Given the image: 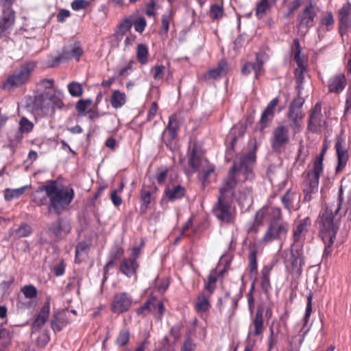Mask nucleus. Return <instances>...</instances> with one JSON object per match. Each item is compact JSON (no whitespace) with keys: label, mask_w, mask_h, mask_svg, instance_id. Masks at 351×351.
<instances>
[{"label":"nucleus","mask_w":351,"mask_h":351,"mask_svg":"<svg viewBox=\"0 0 351 351\" xmlns=\"http://www.w3.org/2000/svg\"><path fill=\"white\" fill-rule=\"evenodd\" d=\"M312 312V296L309 295L307 298V305L306 308V312L304 317V324L302 327V329H305L306 325L308 321L311 313Z\"/></svg>","instance_id":"obj_57"},{"label":"nucleus","mask_w":351,"mask_h":351,"mask_svg":"<svg viewBox=\"0 0 351 351\" xmlns=\"http://www.w3.org/2000/svg\"><path fill=\"white\" fill-rule=\"evenodd\" d=\"M89 245L85 242H80L75 247V263H81L87 256Z\"/></svg>","instance_id":"obj_36"},{"label":"nucleus","mask_w":351,"mask_h":351,"mask_svg":"<svg viewBox=\"0 0 351 351\" xmlns=\"http://www.w3.org/2000/svg\"><path fill=\"white\" fill-rule=\"evenodd\" d=\"M13 25L14 23L10 22V21L0 18V34H3L7 30L10 29Z\"/></svg>","instance_id":"obj_60"},{"label":"nucleus","mask_w":351,"mask_h":351,"mask_svg":"<svg viewBox=\"0 0 351 351\" xmlns=\"http://www.w3.org/2000/svg\"><path fill=\"white\" fill-rule=\"evenodd\" d=\"M123 184L121 183L120 185L119 189L118 191L114 190L111 193L110 199L112 200V202L113 203V204L115 206H119L122 203V199H121V197L117 195V192H121L123 191Z\"/></svg>","instance_id":"obj_54"},{"label":"nucleus","mask_w":351,"mask_h":351,"mask_svg":"<svg viewBox=\"0 0 351 351\" xmlns=\"http://www.w3.org/2000/svg\"><path fill=\"white\" fill-rule=\"evenodd\" d=\"M293 195L294 194L291 191H287L282 198V202L287 209H290L292 207V200Z\"/></svg>","instance_id":"obj_59"},{"label":"nucleus","mask_w":351,"mask_h":351,"mask_svg":"<svg viewBox=\"0 0 351 351\" xmlns=\"http://www.w3.org/2000/svg\"><path fill=\"white\" fill-rule=\"evenodd\" d=\"M323 172V158L322 156L317 157L313 162V169L307 174L305 180V184L303 191L304 193V199L310 201L312 198L311 195L316 192L319 185V178Z\"/></svg>","instance_id":"obj_6"},{"label":"nucleus","mask_w":351,"mask_h":351,"mask_svg":"<svg viewBox=\"0 0 351 351\" xmlns=\"http://www.w3.org/2000/svg\"><path fill=\"white\" fill-rule=\"evenodd\" d=\"M126 102V95L119 90L112 92L110 97V103L114 108H121Z\"/></svg>","instance_id":"obj_31"},{"label":"nucleus","mask_w":351,"mask_h":351,"mask_svg":"<svg viewBox=\"0 0 351 351\" xmlns=\"http://www.w3.org/2000/svg\"><path fill=\"white\" fill-rule=\"evenodd\" d=\"M264 330L263 311L258 310L256 316L250 326L248 336H258L263 333Z\"/></svg>","instance_id":"obj_24"},{"label":"nucleus","mask_w":351,"mask_h":351,"mask_svg":"<svg viewBox=\"0 0 351 351\" xmlns=\"http://www.w3.org/2000/svg\"><path fill=\"white\" fill-rule=\"evenodd\" d=\"M191 154L189 158V165L194 171H199V178L204 183L206 182L211 173L214 172V167L203 157L200 147L194 144L190 146Z\"/></svg>","instance_id":"obj_4"},{"label":"nucleus","mask_w":351,"mask_h":351,"mask_svg":"<svg viewBox=\"0 0 351 351\" xmlns=\"http://www.w3.org/2000/svg\"><path fill=\"white\" fill-rule=\"evenodd\" d=\"M146 26V21L143 17L138 19L134 23V29L138 32H142Z\"/></svg>","instance_id":"obj_64"},{"label":"nucleus","mask_w":351,"mask_h":351,"mask_svg":"<svg viewBox=\"0 0 351 351\" xmlns=\"http://www.w3.org/2000/svg\"><path fill=\"white\" fill-rule=\"evenodd\" d=\"M153 77L156 80H162L165 76V66L163 65H156L153 69Z\"/></svg>","instance_id":"obj_53"},{"label":"nucleus","mask_w":351,"mask_h":351,"mask_svg":"<svg viewBox=\"0 0 351 351\" xmlns=\"http://www.w3.org/2000/svg\"><path fill=\"white\" fill-rule=\"evenodd\" d=\"M271 272V267L268 265L265 266L261 271V285L264 292L267 293L270 288L269 276Z\"/></svg>","instance_id":"obj_37"},{"label":"nucleus","mask_w":351,"mask_h":351,"mask_svg":"<svg viewBox=\"0 0 351 351\" xmlns=\"http://www.w3.org/2000/svg\"><path fill=\"white\" fill-rule=\"evenodd\" d=\"M255 158V154L250 152L240 156L234 162L227 178L220 188L217 202L213 209L214 215L219 221L228 223L234 221L235 210L230 203L234 195L233 189L239 182L253 179Z\"/></svg>","instance_id":"obj_1"},{"label":"nucleus","mask_w":351,"mask_h":351,"mask_svg":"<svg viewBox=\"0 0 351 351\" xmlns=\"http://www.w3.org/2000/svg\"><path fill=\"white\" fill-rule=\"evenodd\" d=\"M217 280V271L216 270H212L204 285V289L208 291L209 293H212L215 290Z\"/></svg>","instance_id":"obj_41"},{"label":"nucleus","mask_w":351,"mask_h":351,"mask_svg":"<svg viewBox=\"0 0 351 351\" xmlns=\"http://www.w3.org/2000/svg\"><path fill=\"white\" fill-rule=\"evenodd\" d=\"M168 171L166 169H159L156 176L158 184H163L167 178Z\"/></svg>","instance_id":"obj_62"},{"label":"nucleus","mask_w":351,"mask_h":351,"mask_svg":"<svg viewBox=\"0 0 351 351\" xmlns=\"http://www.w3.org/2000/svg\"><path fill=\"white\" fill-rule=\"evenodd\" d=\"M48 198L47 193L44 186L36 191L32 196V200L38 206L46 204Z\"/></svg>","instance_id":"obj_35"},{"label":"nucleus","mask_w":351,"mask_h":351,"mask_svg":"<svg viewBox=\"0 0 351 351\" xmlns=\"http://www.w3.org/2000/svg\"><path fill=\"white\" fill-rule=\"evenodd\" d=\"M63 93L58 89H54V93L49 96V99L58 108H60L62 104Z\"/></svg>","instance_id":"obj_48"},{"label":"nucleus","mask_w":351,"mask_h":351,"mask_svg":"<svg viewBox=\"0 0 351 351\" xmlns=\"http://www.w3.org/2000/svg\"><path fill=\"white\" fill-rule=\"evenodd\" d=\"M32 233V228L27 224H23L17 230H16L13 233L12 236L14 238H21L28 237Z\"/></svg>","instance_id":"obj_43"},{"label":"nucleus","mask_w":351,"mask_h":351,"mask_svg":"<svg viewBox=\"0 0 351 351\" xmlns=\"http://www.w3.org/2000/svg\"><path fill=\"white\" fill-rule=\"evenodd\" d=\"M228 71V64L225 61H221L217 66L215 69L210 70L206 75L205 77L207 79L217 80L224 76Z\"/></svg>","instance_id":"obj_28"},{"label":"nucleus","mask_w":351,"mask_h":351,"mask_svg":"<svg viewBox=\"0 0 351 351\" xmlns=\"http://www.w3.org/2000/svg\"><path fill=\"white\" fill-rule=\"evenodd\" d=\"M82 53V50L77 43L66 46L64 47L62 54L57 56L55 59V62L50 64L49 66H54L62 61H66L72 58L78 60Z\"/></svg>","instance_id":"obj_13"},{"label":"nucleus","mask_w":351,"mask_h":351,"mask_svg":"<svg viewBox=\"0 0 351 351\" xmlns=\"http://www.w3.org/2000/svg\"><path fill=\"white\" fill-rule=\"evenodd\" d=\"M20 125V130L22 132H29L32 131L33 128V124L32 122H30L29 120H27L26 118L23 117L19 123Z\"/></svg>","instance_id":"obj_55"},{"label":"nucleus","mask_w":351,"mask_h":351,"mask_svg":"<svg viewBox=\"0 0 351 351\" xmlns=\"http://www.w3.org/2000/svg\"><path fill=\"white\" fill-rule=\"evenodd\" d=\"M342 193V188H340L338 202L327 206L320 216V237L325 245L324 256H328L331 252L330 248L336 238L342 215L346 213L351 221V192L348 197L346 209L341 211Z\"/></svg>","instance_id":"obj_2"},{"label":"nucleus","mask_w":351,"mask_h":351,"mask_svg":"<svg viewBox=\"0 0 351 351\" xmlns=\"http://www.w3.org/2000/svg\"><path fill=\"white\" fill-rule=\"evenodd\" d=\"M290 125L286 122H281L273 130L270 143L271 148L276 152H282L289 142Z\"/></svg>","instance_id":"obj_8"},{"label":"nucleus","mask_w":351,"mask_h":351,"mask_svg":"<svg viewBox=\"0 0 351 351\" xmlns=\"http://www.w3.org/2000/svg\"><path fill=\"white\" fill-rule=\"evenodd\" d=\"M289 229V223L286 221H271L269 223L261 241L263 243L268 244L277 241L280 243L281 247L282 243L287 237Z\"/></svg>","instance_id":"obj_7"},{"label":"nucleus","mask_w":351,"mask_h":351,"mask_svg":"<svg viewBox=\"0 0 351 351\" xmlns=\"http://www.w3.org/2000/svg\"><path fill=\"white\" fill-rule=\"evenodd\" d=\"M49 310L50 302L49 299L47 298L32 324V328L33 332L38 330L45 324L49 317Z\"/></svg>","instance_id":"obj_22"},{"label":"nucleus","mask_w":351,"mask_h":351,"mask_svg":"<svg viewBox=\"0 0 351 351\" xmlns=\"http://www.w3.org/2000/svg\"><path fill=\"white\" fill-rule=\"evenodd\" d=\"M91 101L87 100H80L77 104V110L80 112H84L87 108L90 106Z\"/></svg>","instance_id":"obj_61"},{"label":"nucleus","mask_w":351,"mask_h":351,"mask_svg":"<svg viewBox=\"0 0 351 351\" xmlns=\"http://www.w3.org/2000/svg\"><path fill=\"white\" fill-rule=\"evenodd\" d=\"M287 271L295 278H298L302 274V267L304 265L302 247H293L291 249L289 256L285 261Z\"/></svg>","instance_id":"obj_9"},{"label":"nucleus","mask_w":351,"mask_h":351,"mask_svg":"<svg viewBox=\"0 0 351 351\" xmlns=\"http://www.w3.org/2000/svg\"><path fill=\"white\" fill-rule=\"evenodd\" d=\"M68 90L73 97H80L82 94V85L76 82H73L68 84Z\"/></svg>","instance_id":"obj_50"},{"label":"nucleus","mask_w":351,"mask_h":351,"mask_svg":"<svg viewBox=\"0 0 351 351\" xmlns=\"http://www.w3.org/2000/svg\"><path fill=\"white\" fill-rule=\"evenodd\" d=\"M88 5V1L87 0H74L71 3V8L74 10H80L85 9Z\"/></svg>","instance_id":"obj_58"},{"label":"nucleus","mask_w":351,"mask_h":351,"mask_svg":"<svg viewBox=\"0 0 351 351\" xmlns=\"http://www.w3.org/2000/svg\"><path fill=\"white\" fill-rule=\"evenodd\" d=\"M131 304L132 299L126 293H119L114 297L111 310L114 313H122L129 309Z\"/></svg>","instance_id":"obj_15"},{"label":"nucleus","mask_w":351,"mask_h":351,"mask_svg":"<svg viewBox=\"0 0 351 351\" xmlns=\"http://www.w3.org/2000/svg\"><path fill=\"white\" fill-rule=\"evenodd\" d=\"M343 141L341 138H338L335 143V149L337 155L338 165L336 168L337 172H340L346 167L348 159V153L343 146Z\"/></svg>","instance_id":"obj_21"},{"label":"nucleus","mask_w":351,"mask_h":351,"mask_svg":"<svg viewBox=\"0 0 351 351\" xmlns=\"http://www.w3.org/2000/svg\"><path fill=\"white\" fill-rule=\"evenodd\" d=\"M154 310L156 311L157 318L161 319L165 312L163 302L161 301H156L154 298L150 299L144 305L138 308L136 312L139 315H145L147 312H150Z\"/></svg>","instance_id":"obj_17"},{"label":"nucleus","mask_w":351,"mask_h":351,"mask_svg":"<svg viewBox=\"0 0 351 351\" xmlns=\"http://www.w3.org/2000/svg\"><path fill=\"white\" fill-rule=\"evenodd\" d=\"M1 18L5 19L8 21L9 20L10 21V22L14 23V12L10 7L8 0H5L3 3V15Z\"/></svg>","instance_id":"obj_44"},{"label":"nucleus","mask_w":351,"mask_h":351,"mask_svg":"<svg viewBox=\"0 0 351 351\" xmlns=\"http://www.w3.org/2000/svg\"><path fill=\"white\" fill-rule=\"evenodd\" d=\"M278 102L279 99L278 97L274 98L269 101L266 108L263 112L260 120L261 131L267 127L268 124L273 120L275 114V109L278 106Z\"/></svg>","instance_id":"obj_18"},{"label":"nucleus","mask_w":351,"mask_h":351,"mask_svg":"<svg viewBox=\"0 0 351 351\" xmlns=\"http://www.w3.org/2000/svg\"><path fill=\"white\" fill-rule=\"evenodd\" d=\"M347 81L343 74L339 73L331 77L328 82L330 93L339 94L345 88Z\"/></svg>","instance_id":"obj_20"},{"label":"nucleus","mask_w":351,"mask_h":351,"mask_svg":"<svg viewBox=\"0 0 351 351\" xmlns=\"http://www.w3.org/2000/svg\"><path fill=\"white\" fill-rule=\"evenodd\" d=\"M311 221L308 217L300 220L293 228V246L302 247V243L308 232Z\"/></svg>","instance_id":"obj_12"},{"label":"nucleus","mask_w":351,"mask_h":351,"mask_svg":"<svg viewBox=\"0 0 351 351\" xmlns=\"http://www.w3.org/2000/svg\"><path fill=\"white\" fill-rule=\"evenodd\" d=\"M249 267L250 271V278H256V274L257 272V263L256 258V252L252 251L249 256Z\"/></svg>","instance_id":"obj_47"},{"label":"nucleus","mask_w":351,"mask_h":351,"mask_svg":"<svg viewBox=\"0 0 351 351\" xmlns=\"http://www.w3.org/2000/svg\"><path fill=\"white\" fill-rule=\"evenodd\" d=\"M287 117L291 121V126L294 133L298 132L301 127L300 121L303 117L302 112L298 109H295L294 106H290Z\"/></svg>","instance_id":"obj_25"},{"label":"nucleus","mask_w":351,"mask_h":351,"mask_svg":"<svg viewBox=\"0 0 351 351\" xmlns=\"http://www.w3.org/2000/svg\"><path fill=\"white\" fill-rule=\"evenodd\" d=\"M36 306L35 300L27 298L23 296L19 295L16 306L18 309L25 310L32 309Z\"/></svg>","instance_id":"obj_38"},{"label":"nucleus","mask_w":351,"mask_h":351,"mask_svg":"<svg viewBox=\"0 0 351 351\" xmlns=\"http://www.w3.org/2000/svg\"><path fill=\"white\" fill-rule=\"evenodd\" d=\"M177 130H178L177 120L174 116H171L169 117L168 125L164 132V134L165 135L168 134L170 138L169 142L167 143V145H169V143H171V141L173 140L176 137Z\"/></svg>","instance_id":"obj_33"},{"label":"nucleus","mask_w":351,"mask_h":351,"mask_svg":"<svg viewBox=\"0 0 351 351\" xmlns=\"http://www.w3.org/2000/svg\"><path fill=\"white\" fill-rule=\"evenodd\" d=\"M130 339V332L128 329H122L116 339V344L119 346L126 345Z\"/></svg>","instance_id":"obj_46"},{"label":"nucleus","mask_w":351,"mask_h":351,"mask_svg":"<svg viewBox=\"0 0 351 351\" xmlns=\"http://www.w3.org/2000/svg\"><path fill=\"white\" fill-rule=\"evenodd\" d=\"M185 189L180 185L168 186L165 189V195L170 201H174L184 196Z\"/></svg>","instance_id":"obj_29"},{"label":"nucleus","mask_w":351,"mask_h":351,"mask_svg":"<svg viewBox=\"0 0 351 351\" xmlns=\"http://www.w3.org/2000/svg\"><path fill=\"white\" fill-rule=\"evenodd\" d=\"M49 199V209L60 214L71 202L74 192L69 186H60L56 181H51L44 186Z\"/></svg>","instance_id":"obj_3"},{"label":"nucleus","mask_w":351,"mask_h":351,"mask_svg":"<svg viewBox=\"0 0 351 351\" xmlns=\"http://www.w3.org/2000/svg\"><path fill=\"white\" fill-rule=\"evenodd\" d=\"M138 266L134 260L124 258L120 264V271L128 277H131L136 274Z\"/></svg>","instance_id":"obj_27"},{"label":"nucleus","mask_w":351,"mask_h":351,"mask_svg":"<svg viewBox=\"0 0 351 351\" xmlns=\"http://www.w3.org/2000/svg\"><path fill=\"white\" fill-rule=\"evenodd\" d=\"M21 291L23 294L22 296L27 298H32L34 300L37 295V289L32 285L23 286L21 288Z\"/></svg>","instance_id":"obj_45"},{"label":"nucleus","mask_w":351,"mask_h":351,"mask_svg":"<svg viewBox=\"0 0 351 351\" xmlns=\"http://www.w3.org/2000/svg\"><path fill=\"white\" fill-rule=\"evenodd\" d=\"M305 71V66L304 65L302 66H298V67L295 70V74L297 80V89L299 94H301V90L303 89L302 84L304 81V75L303 73Z\"/></svg>","instance_id":"obj_42"},{"label":"nucleus","mask_w":351,"mask_h":351,"mask_svg":"<svg viewBox=\"0 0 351 351\" xmlns=\"http://www.w3.org/2000/svg\"><path fill=\"white\" fill-rule=\"evenodd\" d=\"M268 0H261L257 5L256 15L258 19H261L265 14L268 8Z\"/></svg>","instance_id":"obj_52"},{"label":"nucleus","mask_w":351,"mask_h":351,"mask_svg":"<svg viewBox=\"0 0 351 351\" xmlns=\"http://www.w3.org/2000/svg\"><path fill=\"white\" fill-rule=\"evenodd\" d=\"M339 29L342 38L351 29V4L347 3L339 10Z\"/></svg>","instance_id":"obj_11"},{"label":"nucleus","mask_w":351,"mask_h":351,"mask_svg":"<svg viewBox=\"0 0 351 351\" xmlns=\"http://www.w3.org/2000/svg\"><path fill=\"white\" fill-rule=\"evenodd\" d=\"M237 200L243 207L250 206L252 203V191L249 187L240 189Z\"/></svg>","instance_id":"obj_30"},{"label":"nucleus","mask_w":351,"mask_h":351,"mask_svg":"<svg viewBox=\"0 0 351 351\" xmlns=\"http://www.w3.org/2000/svg\"><path fill=\"white\" fill-rule=\"evenodd\" d=\"M263 220L271 221H284L281 217V212L279 208L267 206L259 210L256 215L255 221L257 223H261Z\"/></svg>","instance_id":"obj_10"},{"label":"nucleus","mask_w":351,"mask_h":351,"mask_svg":"<svg viewBox=\"0 0 351 351\" xmlns=\"http://www.w3.org/2000/svg\"><path fill=\"white\" fill-rule=\"evenodd\" d=\"M317 14L316 8L311 3L305 7L303 12L298 17L299 26L306 29L313 26L314 19Z\"/></svg>","instance_id":"obj_16"},{"label":"nucleus","mask_w":351,"mask_h":351,"mask_svg":"<svg viewBox=\"0 0 351 351\" xmlns=\"http://www.w3.org/2000/svg\"><path fill=\"white\" fill-rule=\"evenodd\" d=\"M69 323L66 313L57 312L51 321V328L55 332L60 331Z\"/></svg>","instance_id":"obj_26"},{"label":"nucleus","mask_w":351,"mask_h":351,"mask_svg":"<svg viewBox=\"0 0 351 351\" xmlns=\"http://www.w3.org/2000/svg\"><path fill=\"white\" fill-rule=\"evenodd\" d=\"M171 21L170 15L164 14L162 16V30L164 32L167 33L168 32Z\"/></svg>","instance_id":"obj_63"},{"label":"nucleus","mask_w":351,"mask_h":351,"mask_svg":"<svg viewBox=\"0 0 351 351\" xmlns=\"http://www.w3.org/2000/svg\"><path fill=\"white\" fill-rule=\"evenodd\" d=\"M141 212L145 213L147 208L148 205L151 202V193L149 191L142 190L141 195Z\"/></svg>","instance_id":"obj_49"},{"label":"nucleus","mask_w":351,"mask_h":351,"mask_svg":"<svg viewBox=\"0 0 351 351\" xmlns=\"http://www.w3.org/2000/svg\"><path fill=\"white\" fill-rule=\"evenodd\" d=\"M223 14V8L217 4H214L210 6V16L213 19H219L222 17Z\"/></svg>","instance_id":"obj_51"},{"label":"nucleus","mask_w":351,"mask_h":351,"mask_svg":"<svg viewBox=\"0 0 351 351\" xmlns=\"http://www.w3.org/2000/svg\"><path fill=\"white\" fill-rule=\"evenodd\" d=\"M51 231L56 237H62L71 230V225L69 221L60 219L51 224Z\"/></svg>","instance_id":"obj_23"},{"label":"nucleus","mask_w":351,"mask_h":351,"mask_svg":"<svg viewBox=\"0 0 351 351\" xmlns=\"http://www.w3.org/2000/svg\"><path fill=\"white\" fill-rule=\"evenodd\" d=\"M29 187L30 185H25L18 189H6L4 191V197L5 200L11 201L13 199L19 198Z\"/></svg>","instance_id":"obj_32"},{"label":"nucleus","mask_w":351,"mask_h":351,"mask_svg":"<svg viewBox=\"0 0 351 351\" xmlns=\"http://www.w3.org/2000/svg\"><path fill=\"white\" fill-rule=\"evenodd\" d=\"M334 16L331 12H326L320 20L319 31H330L334 25Z\"/></svg>","instance_id":"obj_34"},{"label":"nucleus","mask_w":351,"mask_h":351,"mask_svg":"<svg viewBox=\"0 0 351 351\" xmlns=\"http://www.w3.org/2000/svg\"><path fill=\"white\" fill-rule=\"evenodd\" d=\"M267 58L263 54L256 56L255 62H247L243 66L241 72L244 75H248L252 71L254 72L255 77L257 78L263 73V65Z\"/></svg>","instance_id":"obj_19"},{"label":"nucleus","mask_w":351,"mask_h":351,"mask_svg":"<svg viewBox=\"0 0 351 351\" xmlns=\"http://www.w3.org/2000/svg\"><path fill=\"white\" fill-rule=\"evenodd\" d=\"M210 306L208 298L204 293L200 294L195 303V309L198 312H205Z\"/></svg>","instance_id":"obj_39"},{"label":"nucleus","mask_w":351,"mask_h":351,"mask_svg":"<svg viewBox=\"0 0 351 351\" xmlns=\"http://www.w3.org/2000/svg\"><path fill=\"white\" fill-rule=\"evenodd\" d=\"M148 49L144 44H138L136 50L137 60L142 64H145L148 61Z\"/></svg>","instance_id":"obj_40"},{"label":"nucleus","mask_w":351,"mask_h":351,"mask_svg":"<svg viewBox=\"0 0 351 351\" xmlns=\"http://www.w3.org/2000/svg\"><path fill=\"white\" fill-rule=\"evenodd\" d=\"M36 66V64L34 62H29L21 65L7 77L3 85V88L10 90L27 83Z\"/></svg>","instance_id":"obj_5"},{"label":"nucleus","mask_w":351,"mask_h":351,"mask_svg":"<svg viewBox=\"0 0 351 351\" xmlns=\"http://www.w3.org/2000/svg\"><path fill=\"white\" fill-rule=\"evenodd\" d=\"M325 125V120L321 112V104L317 103L312 108L308 119V128L313 132H318Z\"/></svg>","instance_id":"obj_14"},{"label":"nucleus","mask_w":351,"mask_h":351,"mask_svg":"<svg viewBox=\"0 0 351 351\" xmlns=\"http://www.w3.org/2000/svg\"><path fill=\"white\" fill-rule=\"evenodd\" d=\"M254 283H255L254 281L252 283L250 289L247 293V303H248L249 310L251 313H253L254 308V298L253 296V292L254 291Z\"/></svg>","instance_id":"obj_56"}]
</instances>
